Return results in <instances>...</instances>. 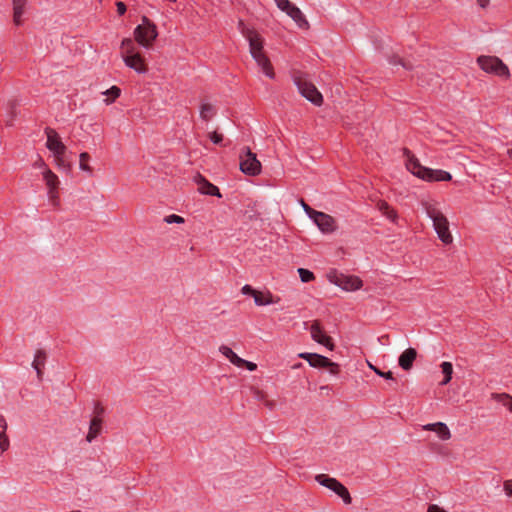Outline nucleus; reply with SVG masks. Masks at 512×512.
Instances as JSON below:
<instances>
[{
	"label": "nucleus",
	"mask_w": 512,
	"mask_h": 512,
	"mask_svg": "<svg viewBox=\"0 0 512 512\" xmlns=\"http://www.w3.org/2000/svg\"><path fill=\"white\" fill-rule=\"evenodd\" d=\"M239 28L243 36L249 42V50L257 65L261 68L263 73L270 79L275 78L274 68L270 59L267 57L263 50L264 40L260 34L252 28L246 27L243 21H239Z\"/></svg>",
	"instance_id": "nucleus-1"
},
{
	"label": "nucleus",
	"mask_w": 512,
	"mask_h": 512,
	"mask_svg": "<svg viewBox=\"0 0 512 512\" xmlns=\"http://www.w3.org/2000/svg\"><path fill=\"white\" fill-rule=\"evenodd\" d=\"M422 207L427 216L433 221V227L444 244H450L453 237L449 231V222L445 215L437 208L435 202L422 201Z\"/></svg>",
	"instance_id": "nucleus-2"
},
{
	"label": "nucleus",
	"mask_w": 512,
	"mask_h": 512,
	"mask_svg": "<svg viewBox=\"0 0 512 512\" xmlns=\"http://www.w3.org/2000/svg\"><path fill=\"white\" fill-rule=\"evenodd\" d=\"M121 57L125 65L137 73H146L148 71L145 58L137 51L136 44L131 38H124L121 42Z\"/></svg>",
	"instance_id": "nucleus-3"
},
{
	"label": "nucleus",
	"mask_w": 512,
	"mask_h": 512,
	"mask_svg": "<svg viewBox=\"0 0 512 512\" xmlns=\"http://www.w3.org/2000/svg\"><path fill=\"white\" fill-rule=\"evenodd\" d=\"M291 77L299 93L316 106H321L323 96L316 86L309 80L308 75L300 70H293Z\"/></svg>",
	"instance_id": "nucleus-4"
},
{
	"label": "nucleus",
	"mask_w": 512,
	"mask_h": 512,
	"mask_svg": "<svg viewBox=\"0 0 512 512\" xmlns=\"http://www.w3.org/2000/svg\"><path fill=\"white\" fill-rule=\"evenodd\" d=\"M158 36L156 25L146 16L142 17V23L134 29V42L144 48H150Z\"/></svg>",
	"instance_id": "nucleus-5"
},
{
	"label": "nucleus",
	"mask_w": 512,
	"mask_h": 512,
	"mask_svg": "<svg viewBox=\"0 0 512 512\" xmlns=\"http://www.w3.org/2000/svg\"><path fill=\"white\" fill-rule=\"evenodd\" d=\"M477 63L486 73L493 74L503 79L510 77L508 66L496 56L481 55L477 58Z\"/></svg>",
	"instance_id": "nucleus-6"
},
{
	"label": "nucleus",
	"mask_w": 512,
	"mask_h": 512,
	"mask_svg": "<svg viewBox=\"0 0 512 512\" xmlns=\"http://www.w3.org/2000/svg\"><path fill=\"white\" fill-rule=\"evenodd\" d=\"M299 357L306 360L311 367L326 368L332 375H338L340 372V365L332 362L328 357L317 353H300Z\"/></svg>",
	"instance_id": "nucleus-7"
},
{
	"label": "nucleus",
	"mask_w": 512,
	"mask_h": 512,
	"mask_svg": "<svg viewBox=\"0 0 512 512\" xmlns=\"http://www.w3.org/2000/svg\"><path fill=\"white\" fill-rule=\"evenodd\" d=\"M315 480L322 486L332 490L340 496L345 504H351L352 498L348 489L337 479L329 477L326 474H318Z\"/></svg>",
	"instance_id": "nucleus-8"
},
{
	"label": "nucleus",
	"mask_w": 512,
	"mask_h": 512,
	"mask_svg": "<svg viewBox=\"0 0 512 512\" xmlns=\"http://www.w3.org/2000/svg\"><path fill=\"white\" fill-rule=\"evenodd\" d=\"M240 170L249 176H256L261 173V163L249 147L243 148L240 155Z\"/></svg>",
	"instance_id": "nucleus-9"
},
{
	"label": "nucleus",
	"mask_w": 512,
	"mask_h": 512,
	"mask_svg": "<svg viewBox=\"0 0 512 512\" xmlns=\"http://www.w3.org/2000/svg\"><path fill=\"white\" fill-rule=\"evenodd\" d=\"M45 133L47 135L46 147L54 153L57 164L59 166L63 165V156L66 152V146L62 143L58 133L54 129L47 127Z\"/></svg>",
	"instance_id": "nucleus-10"
},
{
	"label": "nucleus",
	"mask_w": 512,
	"mask_h": 512,
	"mask_svg": "<svg viewBox=\"0 0 512 512\" xmlns=\"http://www.w3.org/2000/svg\"><path fill=\"white\" fill-rule=\"evenodd\" d=\"M43 180L48 189V198L51 204L54 207H58L60 205V196H59V185L60 181L58 176L49 168H46L43 172Z\"/></svg>",
	"instance_id": "nucleus-11"
},
{
	"label": "nucleus",
	"mask_w": 512,
	"mask_h": 512,
	"mask_svg": "<svg viewBox=\"0 0 512 512\" xmlns=\"http://www.w3.org/2000/svg\"><path fill=\"white\" fill-rule=\"evenodd\" d=\"M277 4V7L284 11L288 16H290L296 24L302 28L307 29L309 27V23L306 20L305 16L301 12V10L295 6L289 0H274Z\"/></svg>",
	"instance_id": "nucleus-12"
},
{
	"label": "nucleus",
	"mask_w": 512,
	"mask_h": 512,
	"mask_svg": "<svg viewBox=\"0 0 512 512\" xmlns=\"http://www.w3.org/2000/svg\"><path fill=\"white\" fill-rule=\"evenodd\" d=\"M312 339L325 346L327 349L333 351L335 348V344L333 339L326 334L324 331L321 322L319 320H314L309 328Z\"/></svg>",
	"instance_id": "nucleus-13"
},
{
	"label": "nucleus",
	"mask_w": 512,
	"mask_h": 512,
	"mask_svg": "<svg viewBox=\"0 0 512 512\" xmlns=\"http://www.w3.org/2000/svg\"><path fill=\"white\" fill-rule=\"evenodd\" d=\"M311 219L323 233H331L336 229L335 219L324 212L314 213Z\"/></svg>",
	"instance_id": "nucleus-14"
},
{
	"label": "nucleus",
	"mask_w": 512,
	"mask_h": 512,
	"mask_svg": "<svg viewBox=\"0 0 512 512\" xmlns=\"http://www.w3.org/2000/svg\"><path fill=\"white\" fill-rule=\"evenodd\" d=\"M194 182L198 185V191L201 194L222 197L220 190L217 186L209 182L203 175L197 173L194 176Z\"/></svg>",
	"instance_id": "nucleus-15"
},
{
	"label": "nucleus",
	"mask_w": 512,
	"mask_h": 512,
	"mask_svg": "<svg viewBox=\"0 0 512 512\" xmlns=\"http://www.w3.org/2000/svg\"><path fill=\"white\" fill-rule=\"evenodd\" d=\"M334 283L341 287L343 290L346 291H355L362 287L363 282L362 280L357 276H346V275H339L336 276V279Z\"/></svg>",
	"instance_id": "nucleus-16"
},
{
	"label": "nucleus",
	"mask_w": 512,
	"mask_h": 512,
	"mask_svg": "<svg viewBox=\"0 0 512 512\" xmlns=\"http://www.w3.org/2000/svg\"><path fill=\"white\" fill-rule=\"evenodd\" d=\"M403 154L406 158V167L407 169L418 178H422V172L423 169H426V167L422 166L419 160L416 158V156L407 148L403 149Z\"/></svg>",
	"instance_id": "nucleus-17"
},
{
	"label": "nucleus",
	"mask_w": 512,
	"mask_h": 512,
	"mask_svg": "<svg viewBox=\"0 0 512 512\" xmlns=\"http://www.w3.org/2000/svg\"><path fill=\"white\" fill-rule=\"evenodd\" d=\"M422 172H424V174H422L421 179L428 182L450 181L452 179V176L449 172L441 169H430L426 167V169H423Z\"/></svg>",
	"instance_id": "nucleus-18"
},
{
	"label": "nucleus",
	"mask_w": 512,
	"mask_h": 512,
	"mask_svg": "<svg viewBox=\"0 0 512 512\" xmlns=\"http://www.w3.org/2000/svg\"><path fill=\"white\" fill-rule=\"evenodd\" d=\"M417 357V351L414 348H408L401 353L398 359L399 366L405 370L409 371L413 367V362Z\"/></svg>",
	"instance_id": "nucleus-19"
},
{
	"label": "nucleus",
	"mask_w": 512,
	"mask_h": 512,
	"mask_svg": "<svg viewBox=\"0 0 512 512\" xmlns=\"http://www.w3.org/2000/svg\"><path fill=\"white\" fill-rule=\"evenodd\" d=\"M46 358L47 355L44 350H37L32 366L36 370L37 377L39 380H42L43 368L45 366Z\"/></svg>",
	"instance_id": "nucleus-20"
},
{
	"label": "nucleus",
	"mask_w": 512,
	"mask_h": 512,
	"mask_svg": "<svg viewBox=\"0 0 512 512\" xmlns=\"http://www.w3.org/2000/svg\"><path fill=\"white\" fill-rule=\"evenodd\" d=\"M102 418L101 417H93L90 421L89 431L86 436V440L88 442H92L102 430Z\"/></svg>",
	"instance_id": "nucleus-21"
},
{
	"label": "nucleus",
	"mask_w": 512,
	"mask_h": 512,
	"mask_svg": "<svg viewBox=\"0 0 512 512\" xmlns=\"http://www.w3.org/2000/svg\"><path fill=\"white\" fill-rule=\"evenodd\" d=\"M13 2V21L19 26L22 24V15L26 6L27 0H12Z\"/></svg>",
	"instance_id": "nucleus-22"
},
{
	"label": "nucleus",
	"mask_w": 512,
	"mask_h": 512,
	"mask_svg": "<svg viewBox=\"0 0 512 512\" xmlns=\"http://www.w3.org/2000/svg\"><path fill=\"white\" fill-rule=\"evenodd\" d=\"M279 300H280L279 297L274 299L273 295L269 291L266 293L257 291V293L254 295V302L257 306H265V305L277 303V302H279Z\"/></svg>",
	"instance_id": "nucleus-23"
},
{
	"label": "nucleus",
	"mask_w": 512,
	"mask_h": 512,
	"mask_svg": "<svg viewBox=\"0 0 512 512\" xmlns=\"http://www.w3.org/2000/svg\"><path fill=\"white\" fill-rule=\"evenodd\" d=\"M219 351L222 355H224L229 361L237 367H241V364L244 363L243 359L239 357L230 347L226 345H221L219 347Z\"/></svg>",
	"instance_id": "nucleus-24"
},
{
	"label": "nucleus",
	"mask_w": 512,
	"mask_h": 512,
	"mask_svg": "<svg viewBox=\"0 0 512 512\" xmlns=\"http://www.w3.org/2000/svg\"><path fill=\"white\" fill-rule=\"evenodd\" d=\"M491 397L498 403L505 406L512 413V396L506 393H493Z\"/></svg>",
	"instance_id": "nucleus-25"
},
{
	"label": "nucleus",
	"mask_w": 512,
	"mask_h": 512,
	"mask_svg": "<svg viewBox=\"0 0 512 512\" xmlns=\"http://www.w3.org/2000/svg\"><path fill=\"white\" fill-rule=\"evenodd\" d=\"M216 114V110L213 105L209 103H203L200 107V117L204 121H209Z\"/></svg>",
	"instance_id": "nucleus-26"
},
{
	"label": "nucleus",
	"mask_w": 512,
	"mask_h": 512,
	"mask_svg": "<svg viewBox=\"0 0 512 512\" xmlns=\"http://www.w3.org/2000/svg\"><path fill=\"white\" fill-rule=\"evenodd\" d=\"M442 373L444 374V379L440 382L441 385H447L452 378L453 374V366L450 362H443L441 364Z\"/></svg>",
	"instance_id": "nucleus-27"
},
{
	"label": "nucleus",
	"mask_w": 512,
	"mask_h": 512,
	"mask_svg": "<svg viewBox=\"0 0 512 512\" xmlns=\"http://www.w3.org/2000/svg\"><path fill=\"white\" fill-rule=\"evenodd\" d=\"M90 155L87 152H82L79 156V167L81 170L88 172L90 175L93 173V169L88 165Z\"/></svg>",
	"instance_id": "nucleus-28"
},
{
	"label": "nucleus",
	"mask_w": 512,
	"mask_h": 512,
	"mask_svg": "<svg viewBox=\"0 0 512 512\" xmlns=\"http://www.w3.org/2000/svg\"><path fill=\"white\" fill-rule=\"evenodd\" d=\"M435 432L437 433L438 437L441 440H448L451 438L450 430L447 427V425L443 422H438V426H437Z\"/></svg>",
	"instance_id": "nucleus-29"
},
{
	"label": "nucleus",
	"mask_w": 512,
	"mask_h": 512,
	"mask_svg": "<svg viewBox=\"0 0 512 512\" xmlns=\"http://www.w3.org/2000/svg\"><path fill=\"white\" fill-rule=\"evenodd\" d=\"M108 96L105 100L106 104L114 102L121 94V89L117 86H112L110 89L104 92Z\"/></svg>",
	"instance_id": "nucleus-30"
},
{
	"label": "nucleus",
	"mask_w": 512,
	"mask_h": 512,
	"mask_svg": "<svg viewBox=\"0 0 512 512\" xmlns=\"http://www.w3.org/2000/svg\"><path fill=\"white\" fill-rule=\"evenodd\" d=\"M389 63L392 64V65H401L406 70H412L413 69V65L410 62L405 61L404 59H402L398 55H393L392 57H390Z\"/></svg>",
	"instance_id": "nucleus-31"
},
{
	"label": "nucleus",
	"mask_w": 512,
	"mask_h": 512,
	"mask_svg": "<svg viewBox=\"0 0 512 512\" xmlns=\"http://www.w3.org/2000/svg\"><path fill=\"white\" fill-rule=\"evenodd\" d=\"M298 273H299L301 281L304 283H308V282L314 280V278H315L314 274L305 268H299Z\"/></svg>",
	"instance_id": "nucleus-32"
},
{
	"label": "nucleus",
	"mask_w": 512,
	"mask_h": 512,
	"mask_svg": "<svg viewBox=\"0 0 512 512\" xmlns=\"http://www.w3.org/2000/svg\"><path fill=\"white\" fill-rule=\"evenodd\" d=\"M368 366L371 370H373L378 376L385 378L387 380H393V373L391 371L383 372L378 367L374 366L370 362H368Z\"/></svg>",
	"instance_id": "nucleus-33"
},
{
	"label": "nucleus",
	"mask_w": 512,
	"mask_h": 512,
	"mask_svg": "<svg viewBox=\"0 0 512 512\" xmlns=\"http://www.w3.org/2000/svg\"><path fill=\"white\" fill-rule=\"evenodd\" d=\"M164 221L168 224H172V223L182 224L185 222L183 217L176 215V214H171V215L166 216L164 218Z\"/></svg>",
	"instance_id": "nucleus-34"
},
{
	"label": "nucleus",
	"mask_w": 512,
	"mask_h": 512,
	"mask_svg": "<svg viewBox=\"0 0 512 512\" xmlns=\"http://www.w3.org/2000/svg\"><path fill=\"white\" fill-rule=\"evenodd\" d=\"M9 439L6 435V432H0V449L2 452L6 451L9 448Z\"/></svg>",
	"instance_id": "nucleus-35"
},
{
	"label": "nucleus",
	"mask_w": 512,
	"mask_h": 512,
	"mask_svg": "<svg viewBox=\"0 0 512 512\" xmlns=\"http://www.w3.org/2000/svg\"><path fill=\"white\" fill-rule=\"evenodd\" d=\"M208 136L210 140L216 145H221L223 142V135L216 131L209 133Z\"/></svg>",
	"instance_id": "nucleus-36"
},
{
	"label": "nucleus",
	"mask_w": 512,
	"mask_h": 512,
	"mask_svg": "<svg viewBox=\"0 0 512 512\" xmlns=\"http://www.w3.org/2000/svg\"><path fill=\"white\" fill-rule=\"evenodd\" d=\"M300 204L303 207V209L306 212V214L310 218H313L314 217V213L318 212V211L314 210L313 208H311L303 199H300Z\"/></svg>",
	"instance_id": "nucleus-37"
},
{
	"label": "nucleus",
	"mask_w": 512,
	"mask_h": 512,
	"mask_svg": "<svg viewBox=\"0 0 512 512\" xmlns=\"http://www.w3.org/2000/svg\"><path fill=\"white\" fill-rule=\"evenodd\" d=\"M377 207L379 209V211L384 215L386 214L387 212L390 211V209H392V207L388 204V202L384 201V200H380L378 203H377Z\"/></svg>",
	"instance_id": "nucleus-38"
},
{
	"label": "nucleus",
	"mask_w": 512,
	"mask_h": 512,
	"mask_svg": "<svg viewBox=\"0 0 512 512\" xmlns=\"http://www.w3.org/2000/svg\"><path fill=\"white\" fill-rule=\"evenodd\" d=\"M241 292L244 295H249V296H252L254 298V295L257 293V290H255L252 286L246 284V285H244L242 287Z\"/></svg>",
	"instance_id": "nucleus-39"
},
{
	"label": "nucleus",
	"mask_w": 512,
	"mask_h": 512,
	"mask_svg": "<svg viewBox=\"0 0 512 512\" xmlns=\"http://www.w3.org/2000/svg\"><path fill=\"white\" fill-rule=\"evenodd\" d=\"M105 412V408L101 405L100 402H96L94 405V417H101Z\"/></svg>",
	"instance_id": "nucleus-40"
},
{
	"label": "nucleus",
	"mask_w": 512,
	"mask_h": 512,
	"mask_svg": "<svg viewBox=\"0 0 512 512\" xmlns=\"http://www.w3.org/2000/svg\"><path fill=\"white\" fill-rule=\"evenodd\" d=\"M116 8H117V13L119 16H122L125 14V12L127 11V7H126V4L122 1H117L116 2Z\"/></svg>",
	"instance_id": "nucleus-41"
},
{
	"label": "nucleus",
	"mask_w": 512,
	"mask_h": 512,
	"mask_svg": "<svg viewBox=\"0 0 512 512\" xmlns=\"http://www.w3.org/2000/svg\"><path fill=\"white\" fill-rule=\"evenodd\" d=\"M503 488H504L505 493L508 496L512 497V479L506 480L503 484Z\"/></svg>",
	"instance_id": "nucleus-42"
},
{
	"label": "nucleus",
	"mask_w": 512,
	"mask_h": 512,
	"mask_svg": "<svg viewBox=\"0 0 512 512\" xmlns=\"http://www.w3.org/2000/svg\"><path fill=\"white\" fill-rule=\"evenodd\" d=\"M385 217H387L389 220H391L392 222H396L397 218H398V214H397V211L394 210L393 208L390 209L389 212H387L386 214H384Z\"/></svg>",
	"instance_id": "nucleus-43"
},
{
	"label": "nucleus",
	"mask_w": 512,
	"mask_h": 512,
	"mask_svg": "<svg viewBox=\"0 0 512 512\" xmlns=\"http://www.w3.org/2000/svg\"><path fill=\"white\" fill-rule=\"evenodd\" d=\"M33 166L35 168L43 169V171L46 168H48L45 161L41 157H38V159L34 162Z\"/></svg>",
	"instance_id": "nucleus-44"
},
{
	"label": "nucleus",
	"mask_w": 512,
	"mask_h": 512,
	"mask_svg": "<svg viewBox=\"0 0 512 512\" xmlns=\"http://www.w3.org/2000/svg\"><path fill=\"white\" fill-rule=\"evenodd\" d=\"M243 362L244 363L241 364V367H245L249 371H254L257 369V365L255 363L244 360V359H243Z\"/></svg>",
	"instance_id": "nucleus-45"
},
{
	"label": "nucleus",
	"mask_w": 512,
	"mask_h": 512,
	"mask_svg": "<svg viewBox=\"0 0 512 512\" xmlns=\"http://www.w3.org/2000/svg\"><path fill=\"white\" fill-rule=\"evenodd\" d=\"M437 426H438V422L437 423H432V424L424 425L423 429L426 430V431H434L435 432Z\"/></svg>",
	"instance_id": "nucleus-46"
},
{
	"label": "nucleus",
	"mask_w": 512,
	"mask_h": 512,
	"mask_svg": "<svg viewBox=\"0 0 512 512\" xmlns=\"http://www.w3.org/2000/svg\"><path fill=\"white\" fill-rule=\"evenodd\" d=\"M0 428L2 429L1 431H4V432H6V430H7L6 420L2 415H0Z\"/></svg>",
	"instance_id": "nucleus-47"
},
{
	"label": "nucleus",
	"mask_w": 512,
	"mask_h": 512,
	"mask_svg": "<svg viewBox=\"0 0 512 512\" xmlns=\"http://www.w3.org/2000/svg\"><path fill=\"white\" fill-rule=\"evenodd\" d=\"M477 3L481 8H486L489 5L490 0H477Z\"/></svg>",
	"instance_id": "nucleus-48"
},
{
	"label": "nucleus",
	"mask_w": 512,
	"mask_h": 512,
	"mask_svg": "<svg viewBox=\"0 0 512 512\" xmlns=\"http://www.w3.org/2000/svg\"><path fill=\"white\" fill-rule=\"evenodd\" d=\"M266 406H267L269 409H273V408H274V402H272V401H266Z\"/></svg>",
	"instance_id": "nucleus-49"
},
{
	"label": "nucleus",
	"mask_w": 512,
	"mask_h": 512,
	"mask_svg": "<svg viewBox=\"0 0 512 512\" xmlns=\"http://www.w3.org/2000/svg\"><path fill=\"white\" fill-rule=\"evenodd\" d=\"M329 389H330V387L328 385L320 387V390H323V392H326V390L328 391Z\"/></svg>",
	"instance_id": "nucleus-50"
},
{
	"label": "nucleus",
	"mask_w": 512,
	"mask_h": 512,
	"mask_svg": "<svg viewBox=\"0 0 512 512\" xmlns=\"http://www.w3.org/2000/svg\"><path fill=\"white\" fill-rule=\"evenodd\" d=\"M329 389H330V387L328 385L320 387V390H323V392H326V390L328 391Z\"/></svg>",
	"instance_id": "nucleus-51"
},
{
	"label": "nucleus",
	"mask_w": 512,
	"mask_h": 512,
	"mask_svg": "<svg viewBox=\"0 0 512 512\" xmlns=\"http://www.w3.org/2000/svg\"><path fill=\"white\" fill-rule=\"evenodd\" d=\"M257 397L258 399H263L264 398V394L260 391L257 392Z\"/></svg>",
	"instance_id": "nucleus-52"
},
{
	"label": "nucleus",
	"mask_w": 512,
	"mask_h": 512,
	"mask_svg": "<svg viewBox=\"0 0 512 512\" xmlns=\"http://www.w3.org/2000/svg\"><path fill=\"white\" fill-rule=\"evenodd\" d=\"M508 154H509L510 158L512 159V149L508 150Z\"/></svg>",
	"instance_id": "nucleus-53"
},
{
	"label": "nucleus",
	"mask_w": 512,
	"mask_h": 512,
	"mask_svg": "<svg viewBox=\"0 0 512 512\" xmlns=\"http://www.w3.org/2000/svg\"><path fill=\"white\" fill-rule=\"evenodd\" d=\"M72 512H79V511H72Z\"/></svg>",
	"instance_id": "nucleus-54"
}]
</instances>
